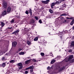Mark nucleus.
Returning <instances> with one entry per match:
<instances>
[{
    "instance_id": "22",
    "label": "nucleus",
    "mask_w": 74,
    "mask_h": 74,
    "mask_svg": "<svg viewBox=\"0 0 74 74\" xmlns=\"http://www.w3.org/2000/svg\"><path fill=\"white\" fill-rule=\"evenodd\" d=\"M49 12H50L51 14H52V13L53 12V11L51 9L49 10Z\"/></svg>"
},
{
    "instance_id": "2",
    "label": "nucleus",
    "mask_w": 74,
    "mask_h": 74,
    "mask_svg": "<svg viewBox=\"0 0 74 74\" xmlns=\"http://www.w3.org/2000/svg\"><path fill=\"white\" fill-rule=\"evenodd\" d=\"M73 58V55H71L68 58H66L64 60L65 62H68V61H70Z\"/></svg>"
},
{
    "instance_id": "37",
    "label": "nucleus",
    "mask_w": 74,
    "mask_h": 74,
    "mask_svg": "<svg viewBox=\"0 0 74 74\" xmlns=\"http://www.w3.org/2000/svg\"><path fill=\"white\" fill-rule=\"evenodd\" d=\"M25 14H29V12H28V11H25Z\"/></svg>"
},
{
    "instance_id": "3",
    "label": "nucleus",
    "mask_w": 74,
    "mask_h": 74,
    "mask_svg": "<svg viewBox=\"0 0 74 74\" xmlns=\"http://www.w3.org/2000/svg\"><path fill=\"white\" fill-rule=\"evenodd\" d=\"M2 7L3 8H4V9H6L7 7V2L5 1L3 2L2 5Z\"/></svg>"
},
{
    "instance_id": "40",
    "label": "nucleus",
    "mask_w": 74,
    "mask_h": 74,
    "mask_svg": "<svg viewBox=\"0 0 74 74\" xmlns=\"http://www.w3.org/2000/svg\"><path fill=\"white\" fill-rule=\"evenodd\" d=\"M2 60H5V57H3L2 59Z\"/></svg>"
},
{
    "instance_id": "53",
    "label": "nucleus",
    "mask_w": 74,
    "mask_h": 74,
    "mask_svg": "<svg viewBox=\"0 0 74 74\" xmlns=\"http://www.w3.org/2000/svg\"><path fill=\"white\" fill-rule=\"evenodd\" d=\"M65 0H61V1H65Z\"/></svg>"
},
{
    "instance_id": "28",
    "label": "nucleus",
    "mask_w": 74,
    "mask_h": 74,
    "mask_svg": "<svg viewBox=\"0 0 74 74\" xmlns=\"http://www.w3.org/2000/svg\"><path fill=\"white\" fill-rule=\"evenodd\" d=\"M27 43L28 45H30L31 44V42L29 41H28L27 42Z\"/></svg>"
},
{
    "instance_id": "49",
    "label": "nucleus",
    "mask_w": 74,
    "mask_h": 74,
    "mask_svg": "<svg viewBox=\"0 0 74 74\" xmlns=\"http://www.w3.org/2000/svg\"><path fill=\"white\" fill-rule=\"evenodd\" d=\"M19 52V50H18L16 51V53H18Z\"/></svg>"
},
{
    "instance_id": "15",
    "label": "nucleus",
    "mask_w": 74,
    "mask_h": 74,
    "mask_svg": "<svg viewBox=\"0 0 74 74\" xmlns=\"http://www.w3.org/2000/svg\"><path fill=\"white\" fill-rule=\"evenodd\" d=\"M42 3H44V4H48V2H47L46 1H42Z\"/></svg>"
},
{
    "instance_id": "31",
    "label": "nucleus",
    "mask_w": 74,
    "mask_h": 74,
    "mask_svg": "<svg viewBox=\"0 0 74 74\" xmlns=\"http://www.w3.org/2000/svg\"><path fill=\"white\" fill-rule=\"evenodd\" d=\"M23 68V66H20V67H19V70H21V69H22V68Z\"/></svg>"
},
{
    "instance_id": "11",
    "label": "nucleus",
    "mask_w": 74,
    "mask_h": 74,
    "mask_svg": "<svg viewBox=\"0 0 74 74\" xmlns=\"http://www.w3.org/2000/svg\"><path fill=\"white\" fill-rule=\"evenodd\" d=\"M32 68H33V66H30L29 67L27 68H26V70H27L30 69H32Z\"/></svg>"
},
{
    "instance_id": "50",
    "label": "nucleus",
    "mask_w": 74,
    "mask_h": 74,
    "mask_svg": "<svg viewBox=\"0 0 74 74\" xmlns=\"http://www.w3.org/2000/svg\"><path fill=\"white\" fill-rule=\"evenodd\" d=\"M47 2H49V0H46Z\"/></svg>"
},
{
    "instance_id": "29",
    "label": "nucleus",
    "mask_w": 74,
    "mask_h": 74,
    "mask_svg": "<svg viewBox=\"0 0 74 74\" xmlns=\"http://www.w3.org/2000/svg\"><path fill=\"white\" fill-rule=\"evenodd\" d=\"M55 3V4H59V2L57 1Z\"/></svg>"
},
{
    "instance_id": "57",
    "label": "nucleus",
    "mask_w": 74,
    "mask_h": 74,
    "mask_svg": "<svg viewBox=\"0 0 74 74\" xmlns=\"http://www.w3.org/2000/svg\"><path fill=\"white\" fill-rule=\"evenodd\" d=\"M28 31H29V30H27V32H28Z\"/></svg>"
},
{
    "instance_id": "26",
    "label": "nucleus",
    "mask_w": 74,
    "mask_h": 74,
    "mask_svg": "<svg viewBox=\"0 0 74 74\" xmlns=\"http://www.w3.org/2000/svg\"><path fill=\"white\" fill-rule=\"evenodd\" d=\"M55 60H53L51 62V64H53L54 63H55Z\"/></svg>"
},
{
    "instance_id": "18",
    "label": "nucleus",
    "mask_w": 74,
    "mask_h": 74,
    "mask_svg": "<svg viewBox=\"0 0 74 74\" xmlns=\"http://www.w3.org/2000/svg\"><path fill=\"white\" fill-rule=\"evenodd\" d=\"M72 46H74V42L72 41L71 42V47H72Z\"/></svg>"
},
{
    "instance_id": "32",
    "label": "nucleus",
    "mask_w": 74,
    "mask_h": 74,
    "mask_svg": "<svg viewBox=\"0 0 74 74\" xmlns=\"http://www.w3.org/2000/svg\"><path fill=\"white\" fill-rule=\"evenodd\" d=\"M40 55L42 56H44V53H40Z\"/></svg>"
},
{
    "instance_id": "8",
    "label": "nucleus",
    "mask_w": 74,
    "mask_h": 74,
    "mask_svg": "<svg viewBox=\"0 0 74 74\" xmlns=\"http://www.w3.org/2000/svg\"><path fill=\"white\" fill-rule=\"evenodd\" d=\"M34 19L33 18H32L31 20V21L30 22V23H32V24H33V23H34Z\"/></svg>"
},
{
    "instance_id": "24",
    "label": "nucleus",
    "mask_w": 74,
    "mask_h": 74,
    "mask_svg": "<svg viewBox=\"0 0 74 74\" xmlns=\"http://www.w3.org/2000/svg\"><path fill=\"white\" fill-rule=\"evenodd\" d=\"M18 66H22V64L21 63H18Z\"/></svg>"
},
{
    "instance_id": "21",
    "label": "nucleus",
    "mask_w": 74,
    "mask_h": 74,
    "mask_svg": "<svg viewBox=\"0 0 74 74\" xmlns=\"http://www.w3.org/2000/svg\"><path fill=\"white\" fill-rule=\"evenodd\" d=\"M1 23L2 25V27H3L4 26V23H3V22H1Z\"/></svg>"
},
{
    "instance_id": "25",
    "label": "nucleus",
    "mask_w": 74,
    "mask_h": 74,
    "mask_svg": "<svg viewBox=\"0 0 74 74\" xmlns=\"http://www.w3.org/2000/svg\"><path fill=\"white\" fill-rule=\"evenodd\" d=\"M10 63H14V62H15V60H11V61H10Z\"/></svg>"
},
{
    "instance_id": "30",
    "label": "nucleus",
    "mask_w": 74,
    "mask_h": 74,
    "mask_svg": "<svg viewBox=\"0 0 74 74\" xmlns=\"http://www.w3.org/2000/svg\"><path fill=\"white\" fill-rule=\"evenodd\" d=\"M34 41H37V40H38V37H37L36 38L34 39Z\"/></svg>"
},
{
    "instance_id": "27",
    "label": "nucleus",
    "mask_w": 74,
    "mask_h": 74,
    "mask_svg": "<svg viewBox=\"0 0 74 74\" xmlns=\"http://www.w3.org/2000/svg\"><path fill=\"white\" fill-rule=\"evenodd\" d=\"M5 66V63H3L2 65V66L3 67H4Z\"/></svg>"
},
{
    "instance_id": "54",
    "label": "nucleus",
    "mask_w": 74,
    "mask_h": 74,
    "mask_svg": "<svg viewBox=\"0 0 74 74\" xmlns=\"http://www.w3.org/2000/svg\"><path fill=\"white\" fill-rule=\"evenodd\" d=\"M18 27V26L17 25H16V27Z\"/></svg>"
},
{
    "instance_id": "39",
    "label": "nucleus",
    "mask_w": 74,
    "mask_h": 74,
    "mask_svg": "<svg viewBox=\"0 0 74 74\" xmlns=\"http://www.w3.org/2000/svg\"><path fill=\"white\" fill-rule=\"evenodd\" d=\"M18 50V51H19V52H20L21 51V50H22V49H19Z\"/></svg>"
},
{
    "instance_id": "44",
    "label": "nucleus",
    "mask_w": 74,
    "mask_h": 74,
    "mask_svg": "<svg viewBox=\"0 0 74 74\" xmlns=\"http://www.w3.org/2000/svg\"><path fill=\"white\" fill-rule=\"evenodd\" d=\"M51 69H53V66H51V67L50 70H51Z\"/></svg>"
},
{
    "instance_id": "34",
    "label": "nucleus",
    "mask_w": 74,
    "mask_h": 74,
    "mask_svg": "<svg viewBox=\"0 0 74 74\" xmlns=\"http://www.w3.org/2000/svg\"><path fill=\"white\" fill-rule=\"evenodd\" d=\"M35 18L36 19V20H38V17L37 16H35Z\"/></svg>"
},
{
    "instance_id": "4",
    "label": "nucleus",
    "mask_w": 74,
    "mask_h": 74,
    "mask_svg": "<svg viewBox=\"0 0 74 74\" xmlns=\"http://www.w3.org/2000/svg\"><path fill=\"white\" fill-rule=\"evenodd\" d=\"M6 14H7V12L6 10H4L2 12L1 14L0 15V16L2 15V16H4V15H6Z\"/></svg>"
},
{
    "instance_id": "51",
    "label": "nucleus",
    "mask_w": 74,
    "mask_h": 74,
    "mask_svg": "<svg viewBox=\"0 0 74 74\" xmlns=\"http://www.w3.org/2000/svg\"><path fill=\"white\" fill-rule=\"evenodd\" d=\"M73 30H74V26L72 28Z\"/></svg>"
},
{
    "instance_id": "42",
    "label": "nucleus",
    "mask_w": 74,
    "mask_h": 74,
    "mask_svg": "<svg viewBox=\"0 0 74 74\" xmlns=\"http://www.w3.org/2000/svg\"><path fill=\"white\" fill-rule=\"evenodd\" d=\"M28 71H26L25 72V74H27V73H28Z\"/></svg>"
},
{
    "instance_id": "1",
    "label": "nucleus",
    "mask_w": 74,
    "mask_h": 74,
    "mask_svg": "<svg viewBox=\"0 0 74 74\" xmlns=\"http://www.w3.org/2000/svg\"><path fill=\"white\" fill-rule=\"evenodd\" d=\"M57 68L59 69L60 71H62L63 70H64V69H65V66L63 65H62L60 66H57Z\"/></svg>"
},
{
    "instance_id": "38",
    "label": "nucleus",
    "mask_w": 74,
    "mask_h": 74,
    "mask_svg": "<svg viewBox=\"0 0 74 74\" xmlns=\"http://www.w3.org/2000/svg\"><path fill=\"white\" fill-rule=\"evenodd\" d=\"M47 70H51V68H50V66H48L47 68Z\"/></svg>"
},
{
    "instance_id": "17",
    "label": "nucleus",
    "mask_w": 74,
    "mask_h": 74,
    "mask_svg": "<svg viewBox=\"0 0 74 74\" xmlns=\"http://www.w3.org/2000/svg\"><path fill=\"white\" fill-rule=\"evenodd\" d=\"M74 19H73L71 23V25H73L74 24Z\"/></svg>"
},
{
    "instance_id": "10",
    "label": "nucleus",
    "mask_w": 74,
    "mask_h": 74,
    "mask_svg": "<svg viewBox=\"0 0 74 74\" xmlns=\"http://www.w3.org/2000/svg\"><path fill=\"white\" fill-rule=\"evenodd\" d=\"M55 3H52L51 5V8H53V6H54V5H55Z\"/></svg>"
},
{
    "instance_id": "6",
    "label": "nucleus",
    "mask_w": 74,
    "mask_h": 74,
    "mask_svg": "<svg viewBox=\"0 0 74 74\" xmlns=\"http://www.w3.org/2000/svg\"><path fill=\"white\" fill-rule=\"evenodd\" d=\"M17 44V42H14L12 43V45L14 47H16V45Z\"/></svg>"
},
{
    "instance_id": "41",
    "label": "nucleus",
    "mask_w": 74,
    "mask_h": 74,
    "mask_svg": "<svg viewBox=\"0 0 74 74\" xmlns=\"http://www.w3.org/2000/svg\"><path fill=\"white\" fill-rule=\"evenodd\" d=\"M63 22H66V20H64V19L63 20Z\"/></svg>"
},
{
    "instance_id": "7",
    "label": "nucleus",
    "mask_w": 74,
    "mask_h": 74,
    "mask_svg": "<svg viewBox=\"0 0 74 74\" xmlns=\"http://www.w3.org/2000/svg\"><path fill=\"white\" fill-rule=\"evenodd\" d=\"M62 7L61 8V10H64V8L66 7V5H65V3H64L63 5H62Z\"/></svg>"
},
{
    "instance_id": "12",
    "label": "nucleus",
    "mask_w": 74,
    "mask_h": 74,
    "mask_svg": "<svg viewBox=\"0 0 74 74\" xmlns=\"http://www.w3.org/2000/svg\"><path fill=\"white\" fill-rule=\"evenodd\" d=\"M33 68H34V66H33V68H30V73L31 74H32V73L33 71Z\"/></svg>"
},
{
    "instance_id": "33",
    "label": "nucleus",
    "mask_w": 74,
    "mask_h": 74,
    "mask_svg": "<svg viewBox=\"0 0 74 74\" xmlns=\"http://www.w3.org/2000/svg\"><path fill=\"white\" fill-rule=\"evenodd\" d=\"M33 61V62H37V61L35 59H33L32 60Z\"/></svg>"
},
{
    "instance_id": "16",
    "label": "nucleus",
    "mask_w": 74,
    "mask_h": 74,
    "mask_svg": "<svg viewBox=\"0 0 74 74\" xmlns=\"http://www.w3.org/2000/svg\"><path fill=\"white\" fill-rule=\"evenodd\" d=\"M30 62V60L26 61L25 62V64H29V63Z\"/></svg>"
},
{
    "instance_id": "5",
    "label": "nucleus",
    "mask_w": 74,
    "mask_h": 74,
    "mask_svg": "<svg viewBox=\"0 0 74 74\" xmlns=\"http://www.w3.org/2000/svg\"><path fill=\"white\" fill-rule=\"evenodd\" d=\"M19 29H18L15 32H13L12 34H15V35H18V33L19 32Z\"/></svg>"
},
{
    "instance_id": "43",
    "label": "nucleus",
    "mask_w": 74,
    "mask_h": 74,
    "mask_svg": "<svg viewBox=\"0 0 74 74\" xmlns=\"http://www.w3.org/2000/svg\"><path fill=\"white\" fill-rule=\"evenodd\" d=\"M69 52H72V49H70L69 50Z\"/></svg>"
},
{
    "instance_id": "52",
    "label": "nucleus",
    "mask_w": 74,
    "mask_h": 74,
    "mask_svg": "<svg viewBox=\"0 0 74 74\" xmlns=\"http://www.w3.org/2000/svg\"><path fill=\"white\" fill-rule=\"evenodd\" d=\"M31 74H34V72H32L31 73Z\"/></svg>"
},
{
    "instance_id": "45",
    "label": "nucleus",
    "mask_w": 74,
    "mask_h": 74,
    "mask_svg": "<svg viewBox=\"0 0 74 74\" xmlns=\"http://www.w3.org/2000/svg\"><path fill=\"white\" fill-rule=\"evenodd\" d=\"M70 19H74V18L73 17H71L70 18Z\"/></svg>"
},
{
    "instance_id": "9",
    "label": "nucleus",
    "mask_w": 74,
    "mask_h": 74,
    "mask_svg": "<svg viewBox=\"0 0 74 74\" xmlns=\"http://www.w3.org/2000/svg\"><path fill=\"white\" fill-rule=\"evenodd\" d=\"M58 18L59 19L62 20V21H63V20L64 19V18L62 16L59 17Z\"/></svg>"
},
{
    "instance_id": "14",
    "label": "nucleus",
    "mask_w": 74,
    "mask_h": 74,
    "mask_svg": "<svg viewBox=\"0 0 74 74\" xmlns=\"http://www.w3.org/2000/svg\"><path fill=\"white\" fill-rule=\"evenodd\" d=\"M11 8L10 7H9L7 9V12H10V11H11Z\"/></svg>"
},
{
    "instance_id": "35",
    "label": "nucleus",
    "mask_w": 74,
    "mask_h": 74,
    "mask_svg": "<svg viewBox=\"0 0 74 74\" xmlns=\"http://www.w3.org/2000/svg\"><path fill=\"white\" fill-rule=\"evenodd\" d=\"M14 22V19H12L11 21V23H13Z\"/></svg>"
},
{
    "instance_id": "48",
    "label": "nucleus",
    "mask_w": 74,
    "mask_h": 74,
    "mask_svg": "<svg viewBox=\"0 0 74 74\" xmlns=\"http://www.w3.org/2000/svg\"><path fill=\"white\" fill-rule=\"evenodd\" d=\"M12 27H8V29H12Z\"/></svg>"
},
{
    "instance_id": "36",
    "label": "nucleus",
    "mask_w": 74,
    "mask_h": 74,
    "mask_svg": "<svg viewBox=\"0 0 74 74\" xmlns=\"http://www.w3.org/2000/svg\"><path fill=\"white\" fill-rule=\"evenodd\" d=\"M39 22L40 23H42V21H41V20H40L39 21Z\"/></svg>"
},
{
    "instance_id": "56",
    "label": "nucleus",
    "mask_w": 74,
    "mask_h": 74,
    "mask_svg": "<svg viewBox=\"0 0 74 74\" xmlns=\"http://www.w3.org/2000/svg\"><path fill=\"white\" fill-rule=\"evenodd\" d=\"M60 33L62 34V32H61Z\"/></svg>"
},
{
    "instance_id": "61",
    "label": "nucleus",
    "mask_w": 74,
    "mask_h": 74,
    "mask_svg": "<svg viewBox=\"0 0 74 74\" xmlns=\"http://www.w3.org/2000/svg\"><path fill=\"white\" fill-rule=\"evenodd\" d=\"M8 64V63H7Z\"/></svg>"
},
{
    "instance_id": "23",
    "label": "nucleus",
    "mask_w": 74,
    "mask_h": 74,
    "mask_svg": "<svg viewBox=\"0 0 74 74\" xmlns=\"http://www.w3.org/2000/svg\"><path fill=\"white\" fill-rule=\"evenodd\" d=\"M19 55H24V54H25V53L23 52H21L19 53Z\"/></svg>"
},
{
    "instance_id": "13",
    "label": "nucleus",
    "mask_w": 74,
    "mask_h": 74,
    "mask_svg": "<svg viewBox=\"0 0 74 74\" xmlns=\"http://www.w3.org/2000/svg\"><path fill=\"white\" fill-rule=\"evenodd\" d=\"M69 14L63 13L62 14L60 15V16H67Z\"/></svg>"
},
{
    "instance_id": "46",
    "label": "nucleus",
    "mask_w": 74,
    "mask_h": 74,
    "mask_svg": "<svg viewBox=\"0 0 74 74\" xmlns=\"http://www.w3.org/2000/svg\"><path fill=\"white\" fill-rule=\"evenodd\" d=\"M60 37H61V38H62V34H60Z\"/></svg>"
},
{
    "instance_id": "19",
    "label": "nucleus",
    "mask_w": 74,
    "mask_h": 74,
    "mask_svg": "<svg viewBox=\"0 0 74 74\" xmlns=\"http://www.w3.org/2000/svg\"><path fill=\"white\" fill-rule=\"evenodd\" d=\"M6 55H7V56H9V55H11V53L10 52H9V53H7L6 54Z\"/></svg>"
},
{
    "instance_id": "47",
    "label": "nucleus",
    "mask_w": 74,
    "mask_h": 74,
    "mask_svg": "<svg viewBox=\"0 0 74 74\" xmlns=\"http://www.w3.org/2000/svg\"><path fill=\"white\" fill-rule=\"evenodd\" d=\"M50 56H52V57H53V54H51L50 55Z\"/></svg>"
},
{
    "instance_id": "60",
    "label": "nucleus",
    "mask_w": 74,
    "mask_h": 74,
    "mask_svg": "<svg viewBox=\"0 0 74 74\" xmlns=\"http://www.w3.org/2000/svg\"><path fill=\"white\" fill-rule=\"evenodd\" d=\"M57 8H59V7H57Z\"/></svg>"
},
{
    "instance_id": "20",
    "label": "nucleus",
    "mask_w": 74,
    "mask_h": 74,
    "mask_svg": "<svg viewBox=\"0 0 74 74\" xmlns=\"http://www.w3.org/2000/svg\"><path fill=\"white\" fill-rule=\"evenodd\" d=\"M29 12L30 14L31 15H32V11L30 9H29Z\"/></svg>"
},
{
    "instance_id": "58",
    "label": "nucleus",
    "mask_w": 74,
    "mask_h": 74,
    "mask_svg": "<svg viewBox=\"0 0 74 74\" xmlns=\"http://www.w3.org/2000/svg\"><path fill=\"white\" fill-rule=\"evenodd\" d=\"M29 57H28V59H29Z\"/></svg>"
},
{
    "instance_id": "59",
    "label": "nucleus",
    "mask_w": 74,
    "mask_h": 74,
    "mask_svg": "<svg viewBox=\"0 0 74 74\" xmlns=\"http://www.w3.org/2000/svg\"><path fill=\"white\" fill-rule=\"evenodd\" d=\"M36 0V1H37V0Z\"/></svg>"
},
{
    "instance_id": "55",
    "label": "nucleus",
    "mask_w": 74,
    "mask_h": 74,
    "mask_svg": "<svg viewBox=\"0 0 74 74\" xmlns=\"http://www.w3.org/2000/svg\"><path fill=\"white\" fill-rule=\"evenodd\" d=\"M72 60L74 62V59H73Z\"/></svg>"
}]
</instances>
